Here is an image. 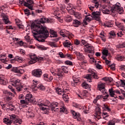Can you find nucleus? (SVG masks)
<instances>
[{
    "instance_id": "obj_50",
    "label": "nucleus",
    "mask_w": 125,
    "mask_h": 125,
    "mask_svg": "<svg viewBox=\"0 0 125 125\" xmlns=\"http://www.w3.org/2000/svg\"><path fill=\"white\" fill-rule=\"evenodd\" d=\"M52 80H53V77L52 76H48L47 79L45 80L46 82H51Z\"/></svg>"
},
{
    "instance_id": "obj_47",
    "label": "nucleus",
    "mask_w": 125,
    "mask_h": 125,
    "mask_svg": "<svg viewBox=\"0 0 125 125\" xmlns=\"http://www.w3.org/2000/svg\"><path fill=\"white\" fill-rule=\"evenodd\" d=\"M59 55L61 58H65L66 55H64L62 52H59Z\"/></svg>"
},
{
    "instance_id": "obj_28",
    "label": "nucleus",
    "mask_w": 125,
    "mask_h": 125,
    "mask_svg": "<svg viewBox=\"0 0 125 125\" xmlns=\"http://www.w3.org/2000/svg\"><path fill=\"white\" fill-rule=\"evenodd\" d=\"M61 69L63 73L65 74H68V72H69V69L68 68V67L66 66H62Z\"/></svg>"
},
{
    "instance_id": "obj_63",
    "label": "nucleus",
    "mask_w": 125,
    "mask_h": 125,
    "mask_svg": "<svg viewBox=\"0 0 125 125\" xmlns=\"http://www.w3.org/2000/svg\"><path fill=\"white\" fill-rule=\"evenodd\" d=\"M20 102L21 104H28V103L26 102V99L25 100H21Z\"/></svg>"
},
{
    "instance_id": "obj_23",
    "label": "nucleus",
    "mask_w": 125,
    "mask_h": 125,
    "mask_svg": "<svg viewBox=\"0 0 125 125\" xmlns=\"http://www.w3.org/2000/svg\"><path fill=\"white\" fill-rule=\"evenodd\" d=\"M0 84H2V85H6V84L8 83V81L5 79L4 76L1 80V81H0Z\"/></svg>"
},
{
    "instance_id": "obj_37",
    "label": "nucleus",
    "mask_w": 125,
    "mask_h": 125,
    "mask_svg": "<svg viewBox=\"0 0 125 125\" xmlns=\"http://www.w3.org/2000/svg\"><path fill=\"white\" fill-rule=\"evenodd\" d=\"M96 114H99L100 115L101 114V108L100 106H97L95 108Z\"/></svg>"
},
{
    "instance_id": "obj_39",
    "label": "nucleus",
    "mask_w": 125,
    "mask_h": 125,
    "mask_svg": "<svg viewBox=\"0 0 125 125\" xmlns=\"http://www.w3.org/2000/svg\"><path fill=\"white\" fill-rule=\"evenodd\" d=\"M25 41H26L27 42H29V43H32V40L30 39V36L27 35L24 37Z\"/></svg>"
},
{
    "instance_id": "obj_13",
    "label": "nucleus",
    "mask_w": 125,
    "mask_h": 125,
    "mask_svg": "<svg viewBox=\"0 0 125 125\" xmlns=\"http://www.w3.org/2000/svg\"><path fill=\"white\" fill-rule=\"evenodd\" d=\"M37 83H38L37 81H35L33 80V85L32 86V88H36L37 87V88H39L40 90H45V87L43 86L42 84H39L38 85L37 84Z\"/></svg>"
},
{
    "instance_id": "obj_33",
    "label": "nucleus",
    "mask_w": 125,
    "mask_h": 125,
    "mask_svg": "<svg viewBox=\"0 0 125 125\" xmlns=\"http://www.w3.org/2000/svg\"><path fill=\"white\" fill-rule=\"evenodd\" d=\"M118 61H125V57L124 56H118L116 57Z\"/></svg>"
},
{
    "instance_id": "obj_61",
    "label": "nucleus",
    "mask_w": 125,
    "mask_h": 125,
    "mask_svg": "<svg viewBox=\"0 0 125 125\" xmlns=\"http://www.w3.org/2000/svg\"><path fill=\"white\" fill-rule=\"evenodd\" d=\"M43 77L44 78V81H45L46 80H47V79H48V75H47V74H43Z\"/></svg>"
},
{
    "instance_id": "obj_26",
    "label": "nucleus",
    "mask_w": 125,
    "mask_h": 125,
    "mask_svg": "<svg viewBox=\"0 0 125 125\" xmlns=\"http://www.w3.org/2000/svg\"><path fill=\"white\" fill-rule=\"evenodd\" d=\"M63 44L64 47H70V46L72 45L71 42L69 41V40H66L63 43Z\"/></svg>"
},
{
    "instance_id": "obj_29",
    "label": "nucleus",
    "mask_w": 125,
    "mask_h": 125,
    "mask_svg": "<svg viewBox=\"0 0 125 125\" xmlns=\"http://www.w3.org/2000/svg\"><path fill=\"white\" fill-rule=\"evenodd\" d=\"M58 73L57 74V76L60 78L61 79L62 77L64 75V73L62 71H60V68L58 69Z\"/></svg>"
},
{
    "instance_id": "obj_14",
    "label": "nucleus",
    "mask_w": 125,
    "mask_h": 125,
    "mask_svg": "<svg viewBox=\"0 0 125 125\" xmlns=\"http://www.w3.org/2000/svg\"><path fill=\"white\" fill-rule=\"evenodd\" d=\"M98 90L101 91L103 94H105L107 93L106 92V90L105 89V83H101L98 85Z\"/></svg>"
},
{
    "instance_id": "obj_62",
    "label": "nucleus",
    "mask_w": 125,
    "mask_h": 125,
    "mask_svg": "<svg viewBox=\"0 0 125 125\" xmlns=\"http://www.w3.org/2000/svg\"><path fill=\"white\" fill-rule=\"evenodd\" d=\"M88 7H89L90 10H91L92 11L95 8V6H92V5H88Z\"/></svg>"
},
{
    "instance_id": "obj_5",
    "label": "nucleus",
    "mask_w": 125,
    "mask_h": 125,
    "mask_svg": "<svg viewBox=\"0 0 125 125\" xmlns=\"http://www.w3.org/2000/svg\"><path fill=\"white\" fill-rule=\"evenodd\" d=\"M85 46L89 50V53L91 54V55H88L89 58H90V59H91L93 62L96 63L95 59H94V58H93V56H92V55H94V47L91 46L89 44H86Z\"/></svg>"
},
{
    "instance_id": "obj_36",
    "label": "nucleus",
    "mask_w": 125,
    "mask_h": 125,
    "mask_svg": "<svg viewBox=\"0 0 125 125\" xmlns=\"http://www.w3.org/2000/svg\"><path fill=\"white\" fill-rule=\"evenodd\" d=\"M15 59V60H17V61H19V62H22V61L24 60V59L22 57L19 56H16Z\"/></svg>"
},
{
    "instance_id": "obj_51",
    "label": "nucleus",
    "mask_w": 125,
    "mask_h": 125,
    "mask_svg": "<svg viewBox=\"0 0 125 125\" xmlns=\"http://www.w3.org/2000/svg\"><path fill=\"white\" fill-rule=\"evenodd\" d=\"M10 118L11 119V121H13V120H16V115L13 114L10 116Z\"/></svg>"
},
{
    "instance_id": "obj_34",
    "label": "nucleus",
    "mask_w": 125,
    "mask_h": 125,
    "mask_svg": "<svg viewBox=\"0 0 125 125\" xmlns=\"http://www.w3.org/2000/svg\"><path fill=\"white\" fill-rule=\"evenodd\" d=\"M108 97H109V95L106 94L105 96H102V95H99L96 98L98 100H99V99H100L101 98H103V99H107V98H108Z\"/></svg>"
},
{
    "instance_id": "obj_46",
    "label": "nucleus",
    "mask_w": 125,
    "mask_h": 125,
    "mask_svg": "<svg viewBox=\"0 0 125 125\" xmlns=\"http://www.w3.org/2000/svg\"><path fill=\"white\" fill-rule=\"evenodd\" d=\"M108 50L104 49L102 53L103 55H104L105 56H108Z\"/></svg>"
},
{
    "instance_id": "obj_9",
    "label": "nucleus",
    "mask_w": 125,
    "mask_h": 125,
    "mask_svg": "<svg viewBox=\"0 0 125 125\" xmlns=\"http://www.w3.org/2000/svg\"><path fill=\"white\" fill-rule=\"evenodd\" d=\"M4 8V7H0V15L1 17H2V20L5 24H8L9 23H10V21L8 19V17L6 15L4 14V13H3Z\"/></svg>"
},
{
    "instance_id": "obj_55",
    "label": "nucleus",
    "mask_w": 125,
    "mask_h": 125,
    "mask_svg": "<svg viewBox=\"0 0 125 125\" xmlns=\"http://www.w3.org/2000/svg\"><path fill=\"white\" fill-rule=\"evenodd\" d=\"M56 19L59 21L60 23H63V20L60 18V17H56Z\"/></svg>"
},
{
    "instance_id": "obj_15",
    "label": "nucleus",
    "mask_w": 125,
    "mask_h": 125,
    "mask_svg": "<svg viewBox=\"0 0 125 125\" xmlns=\"http://www.w3.org/2000/svg\"><path fill=\"white\" fill-rule=\"evenodd\" d=\"M59 106V103L56 102H53L52 104H50V106L51 108V110L52 111H56L57 109H58V107Z\"/></svg>"
},
{
    "instance_id": "obj_17",
    "label": "nucleus",
    "mask_w": 125,
    "mask_h": 125,
    "mask_svg": "<svg viewBox=\"0 0 125 125\" xmlns=\"http://www.w3.org/2000/svg\"><path fill=\"white\" fill-rule=\"evenodd\" d=\"M78 96L80 97L81 99H83L87 96V91L84 90L82 91L80 94H78Z\"/></svg>"
},
{
    "instance_id": "obj_6",
    "label": "nucleus",
    "mask_w": 125,
    "mask_h": 125,
    "mask_svg": "<svg viewBox=\"0 0 125 125\" xmlns=\"http://www.w3.org/2000/svg\"><path fill=\"white\" fill-rule=\"evenodd\" d=\"M30 60L28 62L29 64H35L37 61L39 62H41V61H43V57H37L35 54L31 55L30 57Z\"/></svg>"
},
{
    "instance_id": "obj_25",
    "label": "nucleus",
    "mask_w": 125,
    "mask_h": 125,
    "mask_svg": "<svg viewBox=\"0 0 125 125\" xmlns=\"http://www.w3.org/2000/svg\"><path fill=\"white\" fill-rule=\"evenodd\" d=\"M73 25L74 27H78L80 26V25H81V21L77 20H74L73 21Z\"/></svg>"
},
{
    "instance_id": "obj_27",
    "label": "nucleus",
    "mask_w": 125,
    "mask_h": 125,
    "mask_svg": "<svg viewBox=\"0 0 125 125\" xmlns=\"http://www.w3.org/2000/svg\"><path fill=\"white\" fill-rule=\"evenodd\" d=\"M55 89L56 90V93H57L59 95H62V94H63V91L61 88L59 87H55Z\"/></svg>"
},
{
    "instance_id": "obj_2",
    "label": "nucleus",
    "mask_w": 125,
    "mask_h": 125,
    "mask_svg": "<svg viewBox=\"0 0 125 125\" xmlns=\"http://www.w3.org/2000/svg\"><path fill=\"white\" fill-rule=\"evenodd\" d=\"M121 3L117 2L112 6H106L103 5L101 6V10L104 14H110V12L117 14V12L119 14H124V8L121 6Z\"/></svg>"
},
{
    "instance_id": "obj_10",
    "label": "nucleus",
    "mask_w": 125,
    "mask_h": 125,
    "mask_svg": "<svg viewBox=\"0 0 125 125\" xmlns=\"http://www.w3.org/2000/svg\"><path fill=\"white\" fill-rule=\"evenodd\" d=\"M25 100L26 103H33V104H37V102L34 100L33 95L30 94H27L25 96Z\"/></svg>"
},
{
    "instance_id": "obj_52",
    "label": "nucleus",
    "mask_w": 125,
    "mask_h": 125,
    "mask_svg": "<svg viewBox=\"0 0 125 125\" xmlns=\"http://www.w3.org/2000/svg\"><path fill=\"white\" fill-rule=\"evenodd\" d=\"M75 17L77 18V19H81V18H82V14L77 13L75 15Z\"/></svg>"
},
{
    "instance_id": "obj_24",
    "label": "nucleus",
    "mask_w": 125,
    "mask_h": 125,
    "mask_svg": "<svg viewBox=\"0 0 125 125\" xmlns=\"http://www.w3.org/2000/svg\"><path fill=\"white\" fill-rule=\"evenodd\" d=\"M109 92L111 97H115V98H117V96H115V90L113 89V88L111 87L109 89Z\"/></svg>"
},
{
    "instance_id": "obj_44",
    "label": "nucleus",
    "mask_w": 125,
    "mask_h": 125,
    "mask_svg": "<svg viewBox=\"0 0 125 125\" xmlns=\"http://www.w3.org/2000/svg\"><path fill=\"white\" fill-rule=\"evenodd\" d=\"M14 123H15V124H19V125H21L22 123V120L21 119H17L14 122Z\"/></svg>"
},
{
    "instance_id": "obj_3",
    "label": "nucleus",
    "mask_w": 125,
    "mask_h": 125,
    "mask_svg": "<svg viewBox=\"0 0 125 125\" xmlns=\"http://www.w3.org/2000/svg\"><path fill=\"white\" fill-rule=\"evenodd\" d=\"M37 103L39 107H40V109L42 111L43 114H47L49 112V110L50 109V108H49L50 102L49 101H46L44 102L42 100H39Z\"/></svg>"
},
{
    "instance_id": "obj_20",
    "label": "nucleus",
    "mask_w": 125,
    "mask_h": 125,
    "mask_svg": "<svg viewBox=\"0 0 125 125\" xmlns=\"http://www.w3.org/2000/svg\"><path fill=\"white\" fill-rule=\"evenodd\" d=\"M76 54L78 60H80V61H82V60H84L85 59L84 56L81 53L77 52Z\"/></svg>"
},
{
    "instance_id": "obj_11",
    "label": "nucleus",
    "mask_w": 125,
    "mask_h": 125,
    "mask_svg": "<svg viewBox=\"0 0 125 125\" xmlns=\"http://www.w3.org/2000/svg\"><path fill=\"white\" fill-rule=\"evenodd\" d=\"M32 75L36 78H41L42 75V71L41 69H36L32 71Z\"/></svg>"
},
{
    "instance_id": "obj_58",
    "label": "nucleus",
    "mask_w": 125,
    "mask_h": 125,
    "mask_svg": "<svg viewBox=\"0 0 125 125\" xmlns=\"http://www.w3.org/2000/svg\"><path fill=\"white\" fill-rule=\"evenodd\" d=\"M77 83H78L77 82H76V81H74V80L71 82V85L72 86H76V85H77Z\"/></svg>"
},
{
    "instance_id": "obj_32",
    "label": "nucleus",
    "mask_w": 125,
    "mask_h": 125,
    "mask_svg": "<svg viewBox=\"0 0 125 125\" xmlns=\"http://www.w3.org/2000/svg\"><path fill=\"white\" fill-rule=\"evenodd\" d=\"M62 95V98L63 100L65 101V102H68V101H69V96H68V95L64 94V93H63Z\"/></svg>"
},
{
    "instance_id": "obj_60",
    "label": "nucleus",
    "mask_w": 125,
    "mask_h": 125,
    "mask_svg": "<svg viewBox=\"0 0 125 125\" xmlns=\"http://www.w3.org/2000/svg\"><path fill=\"white\" fill-rule=\"evenodd\" d=\"M72 8H73V6H72V4H69L68 5H67V8H66V10H69V9H72Z\"/></svg>"
},
{
    "instance_id": "obj_56",
    "label": "nucleus",
    "mask_w": 125,
    "mask_h": 125,
    "mask_svg": "<svg viewBox=\"0 0 125 125\" xmlns=\"http://www.w3.org/2000/svg\"><path fill=\"white\" fill-rule=\"evenodd\" d=\"M109 66H110V69L114 71L116 69V67H115V64H111Z\"/></svg>"
},
{
    "instance_id": "obj_19",
    "label": "nucleus",
    "mask_w": 125,
    "mask_h": 125,
    "mask_svg": "<svg viewBox=\"0 0 125 125\" xmlns=\"http://www.w3.org/2000/svg\"><path fill=\"white\" fill-rule=\"evenodd\" d=\"M93 17L95 18L96 20H99V17H100V13L99 12H93L92 13Z\"/></svg>"
},
{
    "instance_id": "obj_35",
    "label": "nucleus",
    "mask_w": 125,
    "mask_h": 125,
    "mask_svg": "<svg viewBox=\"0 0 125 125\" xmlns=\"http://www.w3.org/2000/svg\"><path fill=\"white\" fill-rule=\"evenodd\" d=\"M16 89L18 92L22 91V89L23 88V85L22 84L18 85V86H16Z\"/></svg>"
},
{
    "instance_id": "obj_64",
    "label": "nucleus",
    "mask_w": 125,
    "mask_h": 125,
    "mask_svg": "<svg viewBox=\"0 0 125 125\" xmlns=\"http://www.w3.org/2000/svg\"><path fill=\"white\" fill-rule=\"evenodd\" d=\"M96 68H97V69H102V66L98 63L96 65Z\"/></svg>"
},
{
    "instance_id": "obj_16",
    "label": "nucleus",
    "mask_w": 125,
    "mask_h": 125,
    "mask_svg": "<svg viewBox=\"0 0 125 125\" xmlns=\"http://www.w3.org/2000/svg\"><path fill=\"white\" fill-rule=\"evenodd\" d=\"M71 113L72 114L74 119H77V121H81V114H80V113L76 112V111L74 110H71Z\"/></svg>"
},
{
    "instance_id": "obj_30",
    "label": "nucleus",
    "mask_w": 125,
    "mask_h": 125,
    "mask_svg": "<svg viewBox=\"0 0 125 125\" xmlns=\"http://www.w3.org/2000/svg\"><path fill=\"white\" fill-rule=\"evenodd\" d=\"M3 94L6 95V96H8V95H10L11 96H13V94L10 92H8L7 90H2Z\"/></svg>"
},
{
    "instance_id": "obj_45",
    "label": "nucleus",
    "mask_w": 125,
    "mask_h": 125,
    "mask_svg": "<svg viewBox=\"0 0 125 125\" xmlns=\"http://www.w3.org/2000/svg\"><path fill=\"white\" fill-rule=\"evenodd\" d=\"M24 11V14H25L26 15H27V16L31 14L30 11L28 9H25Z\"/></svg>"
},
{
    "instance_id": "obj_8",
    "label": "nucleus",
    "mask_w": 125,
    "mask_h": 125,
    "mask_svg": "<svg viewBox=\"0 0 125 125\" xmlns=\"http://www.w3.org/2000/svg\"><path fill=\"white\" fill-rule=\"evenodd\" d=\"M25 66H21L19 67H14L11 69L12 72H14L16 74H24V72L26 71L24 69Z\"/></svg>"
},
{
    "instance_id": "obj_12",
    "label": "nucleus",
    "mask_w": 125,
    "mask_h": 125,
    "mask_svg": "<svg viewBox=\"0 0 125 125\" xmlns=\"http://www.w3.org/2000/svg\"><path fill=\"white\" fill-rule=\"evenodd\" d=\"M60 34L61 36H62L63 38H69L68 36H70L71 37H74L73 34H70V32L65 30H61Z\"/></svg>"
},
{
    "instance_id": "obj_7",
    "label": "nucleus",
    "mask_w": 125,
    "mask_h": 125,
    "mask_svg": "<svg viewBox=\"0 0 125 125\" xmlns=\"http://www.w3.org/2000/svg\"><path fill=\"white\" fill-rule=\"evenodd\" d=\"M27 2H26L23 0H20V4H23L24 6L28 7L30 10H33V4L34 3V1L33 0H28Z\"/></svg>"
},
{
    "instance_id": "obj_43",
    "label": "nucleus",
    "mask_w": 125,
    "mask_h": 125,
    "mask_svg": "<svg viewBox=\"0 0 125 125\" xmlns=\"http://www.w3.org/2000/svg\"><path fill=\"white\" fill-rule=\"evenodd\" d=\"M97 0H93V1H92V2L93 3L95 4V6L96 7V8H98L99 6V3H98V2L96 1Z\"/></svg>"
},
{
    "instance_id": "obj_57",
    "label": "nucleus",
    "mask_w": 125,
    "mask_h": 125,
    "mask_svg": "<svg viewBox=\"0 0 125 125\" xmlns=\"http://www.w3.org/2000/svg\"><path fill=\"white\" fill-rule=\"evenodd\" d=\"M39 48L41 49V50H46V49H47V47H45L44 46H40Z\"/></svg>"
},
{
    "instance_id": "obj_54",
    "label": "nucleus",
    "mask_w": 125,
    "mask_h": 125,
    "mask_svg": "<svg viewBox=\"0 0 125 125\" xmlns=\"http://www.w3.org/2000/svg\"><path fill=\"white\" fill-rule=\"evenodd\" d=\"M50 45L52 46V47H57V45H56V43H55L54 42H52L50 43Z\"/></svg>"
},
{
    "instance_id": "obj_22",
    "label": "nucleus",
    "mask_w": 125,
    "mask_h": 125,
    "mask_svg": "<svg viewBox=\"0 0 125 125\" xmlns=\"http://www.w3.org/2000/svg\"><path fill=\"white\" fill-rule=\"evenodd\" d=\"M21 81L19 79H16L13 81V83H12L13 86H17L18 85H20L21 84Z\"/></svg>"
},
{
    "instance_id": "obj_40",
    "label": "nucleus",
    "mask_w": 125,
    "mask_h": 125,
    "mask_svg": "<svg viewBox=\"0 0 125 125\" xmlns=\"http://www.w3.org/2000/svg\"><path fill=\"white\" fill-rule=\"evenodd\" d=\"M82 86H83V87L85 89L89 88V87H90V86L85 83H83L82 84Z\"/></svg>"
},
{
    "instance_id": "obj_18",
    "label": "nucleus",
    "mask_w": 125,
    "mask_h": 125,
    "mask_svg": "<svg viewBox=\"0 0 125 125\" xmlns=\"http://www.w3.org/2000/svg\"><path fill=\"white\" fill-rule=\"evenodd\" d=\"M118 123H120V120L113 119L107 123V125H116Z\"/></svg>"
},
{
    "instance_id": "obj_53",
    "label": "nucleus",
    "mask_w": 125,
    "mask_h": 125,
    "mask_svg": "<svg viewBox=\"0 0 125 125\" xmlns=\"http://www.w3.org/2000/svg\"><path fill=\"white\" fill-rule=\"evenodd\" d=\"M65 64H66V65H73V62L70 61H66L65 62Z\"/></svg>"
},
{
    "instance_id": "obj_48",
    "label": "nucleus",
    "mask_w": 125,
    "mask_h": 125,
    "mask_svg": "<svg viewBox=\"0 0 125 125\" xmlns=\"http://www.w3.org/2000/svg\"><path fill=\"white\" fill-rule=\"evenodd\" d=\"M95 119H98V120H100L101 119V116H100V114L98 113H96L95 115H94Z\"/></svg>"
},
{
    "instance_id": "obj_21",
    "label": "nucleus",
    "mask_w": 125,
    "mask_h": 125,
    "mask_svg": "<svg viewBox=\"0 0 125 125\" xmlns=\"http://www.w3.org/2000/svg\"><path fill=\"white\" fill-rule=\"evenodd\" d=\"M26 117L28 119H33L35 117V114L32 111H27L26 112Z\"/></svg>"
},
{
    "instance_id": "obj_49",
    "label": "nucleus",
    "mask_w": 125,
    "mask_h": 125,
    "mask_svg": "<svg viewBox=\"0 0 125 125\" xmlns=\"http://www.w3.org/2000/svg\"><path fill=\"white\" fill-rule=\"evenodd\" d=\"M67 11L70 13V14H73L75 13V10H74L73 8H72V9H68Z\"/></svg>"
},
{
    "instance_id": "obj_38",
    "label": "nucleus",
    "mask_w": 125,
    "mask_h": 125,
    "mask_svg": "<svg viewBox=\"0 0 125 125\" xmlns=\"http://www.w3.org/2000/svg\"><path fill=\"white\" fill-rule=\"evenodd\" d=\"M3 123H5L7 125H11L12 122L11 121L9 120L8 119L5 118L3 120Z\"/></svg>"
},
{
    "instance_id": "obj_41",
    "label": "nucleus",
    "mask_w": 125,
    "mask_h": 125,
    "mask_svg": "<svg viewBox=\"0 0 125 125\" xmlns=\"http://www.w3.org/2000/svg\"><path fill=\"white\" fill-rule=\"evenodd\" d=\"M109 35L110 37H109V39H110V38H112L113 39L114 37L116 36V33H115L114 31H111L110 32Z\"/></svg>"
},
{
    "instance_id": "obj_31",
    "label": "nucleus",
    "mask_w": 125,
    "mask_h": 125,
    "mask_svg": "<svg viewBox=\"0 0 125 125\" xmlns=\"http://www.w3.org/2000/svg\"><path fill=\"white\" fill-rule=\"evenodd\" d=\"M49 33L51 35V38L57 37V33H56V32L53 31V30H50Z\"/></svg>"
},
{
    "instance_id": "obj_1",
    "label": "nucleus",
    "mask_w": 125,
    "mask_h": 125,
    "mask_svg": "<svg viewBox=\"0 0 125 125\" xmlns=\"http://www.w3.org/2000/svg\"><path fill=\"white\" fill-rule=\"evenodd\" d=\"M50 21L47 18H42L40 20H37L35 23H32L31 25V28L33 37L38 42H44L45 40L42 39H46L48 37L49 33L45 26H42L41 24L43 23H49Z\"/></svg>"
},
{
    "instance_id": "obj_59",
    "label": "nucleus",
    "mask_w": 125,
    "mask_h": 125,
    "mask_svg": "<svg viewBox=\"0 0 125 125\" xmlns=\"http://www.w3.org/2000/svg\"><path fill=\"white\" fill-rule=\"evenodd\" d=\"M74 43L76 45H79V44H80V43H81V42H80V41H79V40L76 39V40H75V41L74 42Z\"/></svg>"
},
{
    "instance_id": "obj_4",
    "label": "nucleus",
    "mask_w": 125,
    "mask_h": 125,
    "mask_svg": "<svg viewBox=\"0 0 125 125\" xmlns=\"http://www.w3.org/2000/svg\"><path fill=\"white\" fill-rule=\"evenodd\" d=\"M88 72L90 74H87L85 76V79H86L88 83H91V78L92 77H93L94 79L98 80V76H97V74L95 73V71H94V70L89 69Z\"/></svg>"
},
{
    "instance_id": "obj_42",
    "label": "nucleus",
    "mask_w": 125,
    "mask_h": 125,
    "mask_svg": "<svg viewBox=\"0 0 125 125\" xmlns=\"http://www.w3.org/2000/svg\"><path fill=\"white\" fill-rule=\"evenodd\" d=\"M64 20L65 22H71L72 20V18L70 16H67L64 18Z\"/></svg>"
}]
</instances>
